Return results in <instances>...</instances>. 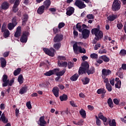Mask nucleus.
I'll return each mask as SVG.
<instances>
[{"label": "nucleus", "mask_w": 126, "mask_h": 126, "mask_svg": "<svg viewBox=\"0 0 126 126\" xmlns=\"http://www.w3.org/2000/svg\"><path fill=\"white\" fill-rule=\"evenodd\" d=\"M73 52L76 55H78L79 53L81 54H85L86 50L81 46H77V44H74L73 45Z\"/></svg>", "instance_id": "3"}, {"label": "nucleus", "mask_w": 126, "mask_h": 126, "mask_svg": "<svg viewBox=\"0 0 126 126\" xmlns=\"http://www.w3.org/2000/svg\"><path fill=\"white\" fill-rule=\"evenodd\" d=\"M97 118L103 121V123H106L107 122V118L105 117L102 113H100L98 114Z\"/></svg>", "instance_id": "24"}, {"label": "nucleus", "mask_w": 126, "mask_h": 126, "mask_svg": "<svg viewBox=\"0 0 126 126\" xmlns=\"http://www.w3.org/2000/svg\"><path fill=\"white\" fill-rule=\"evenodd\" d=\"M105 86H106V89L108 90V91L109 92H111V91H112L113 89H112V86H111V85L110 84H108L107 85H105Z\"/></svg>", "instance_id": "43"}, {"label": "nucleus", "mask_w": 126, "mask_h": 126, "mask_svg": "<svg viewBox=\"0 0 126 126\" xmlns=\"http://www.w3.org/2000/svg\"><path fill=\"white\" fill-rule=\"evenodd\" d=\"M26 106L28 108V109H29V110H31V109H32V105H31V102L28 101L26 103Z\"/></svg>", "instance_id": "49"}, {"label": "nucleus", "mask_w": 126, "mask_h": 126, "mask_svg": "<svg viewBox=\"0 0 126 126\" xmlns=\"http://www.w3.org/2000/svg\"><path fill=\"white\" fill-rule=\"evenodd\" d=\"M84 121L83 120H81L79 121H78V126H82Z\"/></svg>", "instance_id": "59"}, {"label": "nucleus", "mask_w": 126, "mask_h": 126, "mask_svg": "<svg viewBox=\"0 0 126 126\" xmlns=\"http://www.w3.org/2000/svg\"><path fill=\"white\" fill-rule=\"evenodd\" d=\"M10 2L11 3L14 2L12 8V12L15 13L17 12V11H18V6L19 5V3H20L19 0H10Z\"/></svg>", "instance_id": "5"}, {"label": "nucleus", "mask_w": 126, "mask_h": 126, "mask_svg": "<svg viewBox=\"0 0 126 126\" xmlns=\"http://www.w3.org/2000/svg\"><path fill=\"white\" fill-rule=\"evenodd\" d=\"M110 83L112 86H114L115 85V79L114 78L111 79L110 80Z\"/></svg>", "instance_id": "58"}, {"label": "nucleus", "mask_w": 126, "mask_h": 126, "mask_svg": "<svg viewBox=\"0 0 126 126\" xmlns=\"http://www.w3.org/2000/svg\"><path fill=\"white\" fill-rule=\"evenodd\" d=\"M117 17H118V15H110L107 17V19L109 21H114Z\"/></svg>", "instance_id": "27"}, {"label": "nucleus", "mask_w": 126, "mask_h": 126, "mask_svg": "<svg viewBox=\"0 0 126 126\" xmlns=\"http://www.w3.org/2000/svg\"><path fill=\"white\" fill-rule=\"evenodd\" d=\"M2 81L4 83L2 84L3 87H5L8 85L9 80L7 79V75H4L3 76Z\"/></svg>", "instance_id": "12"}, {"label": "nucleus", "mask_w": 126, "mask_h": 126, "mask_svg": "<svg viewBox=\"0 0 126 126\" xmlns=\"http://www.w3.org/2000/svg\"><path fill=\"white\" fill-rule=\"evenodd\" d=\"M14 83V78H12L10 81H9L8 84L9 86H11Z\"/></svg>", "instance_id": "54"}, {"label": "nucleus", "mask_w": 126, "mask_h": 126, "mask_svg": "<svg viewBox=\"0 0 126 126\" xmlns=\"http://www.w3.org/2000/svg\"><path fill=\"white\" fill-rule=\"evenodd\" d=\"M0 61L1 67H5V66H6V61H5V59H4V58H1Z\"/></svg>", "instance_id": "30"}, {"label": "nucleus", "mask_w": 126, "mask_h": 126, "mask_svg": "<svg viewBox=\"0 0 126 126\" xmlns=\"http://www.w3.org/2000/svg\"><path fill=\"white\" fill-rule=\"evenodd\" d=\"M102 78L103 79V82H104V83H105V85L110 84V83H109V79L108 78H106V77H105L104 78Z\"/></svg>", "instance_id": "52"}, {"label": "nucleus", "mask_w": 126, "mask_h": 126, "mask_svg": "<svg viewBox=\"0 0 126 126\" xmlns=\"http://www.w3.org/2000/svg\"><path fill=\"white\" fill-rule=\"evenodd\" d=\"M83 38L84 39H87L89 37V34H90V31L87 29H85L82 32Z\"/></svg>", "instance_id": "11"}, {"label": "nucleus", "mask_w": 126, "mask_h": 126, "mask_svg": "<svg viewBox=\"0 0 126 126\" xmlns=\"http://www.w3.org/2000/svg\"><path fill=\"white\" fill-rule=\"evenodd\" d=\"M78 74H75L70 78V79L72 81H76V80H77V79L78 78Z\"/></svg>", "instance_id": "37"}, {"label": "nucleus", "mask_w": 126, "mask_h": 126, "mask_svg": "<svg viewBox=\"0 0 126 126\" xmlns=\"http://www.w3.org/2000/svg\"><path fill=\"white\" fill-rule=\"evenodd\" d=\"M63 34H57L54 38V42H55V43L61 42V41L63 40Z\"/></svg>", "instance_id": "13"}, {"label": "nucleus", "mask_w": 126, "mask_h": 126, "mask_svg": "<svg viewBox=\"0 0 126 126\" xmlns=\"http://www.w3.org/2000/svg\"><path fill=\"white\" fill-rule=\"evenodd\" d=\"M57 69L55 73L57 76H62L63 75V74H64V72H65V69H63L62 71L60 72H59L60 71V69Z\"/></svg>", "instance_id": "23"}, {"label": "nucleus", "mask_w": 126, "mask_h": 126, "mask_svg": "<svg viewBox=\"0 0 126 126\" xmlns=\"http://www.w3.org/2000/svg\"><path fill=\"white\" fill-rule=\"evenodd\" d=\"M0 121H1L3 124H7L8 122V119L5 117V115L4 113H2L0 118Z\"/></svg>", "instance_id": "20"}, {"label": "nucleus", "mask_w": 126, "mask_h": 126, "mask_svg": "<svg viewBox=\"0 0 126 126\" xmlns=\"http://www.w3.org/2000/svg\"><path fill=\"white\" fill-rule=\"evenodd\" d=\"M57 72V69H53L51 70H49V71L46 72L45 73H44V75H46V76H51V75H53V74H55Z\"/></svg>", "instance_id": "21"}, {"label": "nucleus", "mask_w": 126, "mask_h": 126, "mask_svg": "<svg viewBox=\"0 0 126 126\" xmlns=\"http://www.w3.org/2000/svg\"><path fill=\"white\" fill-rule=\"evenodd\" d=\"M95 119H96V124L98 126H101V120L99 119V118H98V116H95Z\"/></svg>", "instance_id": "45"}, {"label": "nucleus", "mask_w": 126, "mask_h": 126, "mask_svg": "<svg viewBox=\"0 0 126 126\" xmlns=\"http://www.w3.org/2000/svg\"><path fill=\"white\" fill-rule=\"evenodd\" d=\"M117 28L119 29H120V30H121V29H122V28H123V24H122V23H118V24H117Z\"/></svg>", "instance_id": "55"}, {"label": "nucleus", "mask_w": 126, "mask_h": 126, "mask_svg": "<svg viewBox=\"0 0 126 126\" xmlns=\"http://www.w3.org/2000/svg\"><path fill=\"white\" fill-rule=\"evenodd\" d=\"M120 56H125L126 55V50L125 49H122L120 51L119 53Z\"/></svg>", "instance_id": "44"}, {"label": "nucleus", "mask_w": 126, "mask_h": 126, "mask_svg": "<svg viewBox=\"0 0 126 126\" xmlns=\"http://www.w3.org/2000/svg\"><path fill=\"white\" fill-rule=\"evenodd\" d=\"M9 7V3H8L7 2H3L1 5V8H2V9H4V10L8 9Z\"/></svg>", "instance_id": "25"}, {"label": "nucleus", "mask_w": 126, "mask_h": 126, "mask_svg": "<svg viewBox=\"0 0 126 126\" xmlns=\"http://www.w3.org/2000/svg\"><path fill=\"white\" fill-rule=\"evenodd\" d=\"M101 59H102V61H104L105 63H109V62H110V58L106 55L102 56Z\"/></svg>", "instance_id": "33"}, {"label": "nucleus", "mask_w": 126, "mask_h": 126, "mask_svg": "<svg viewBox=\"0 0 126 126\" xmlns=\"http://www.w3.org/2000/svg\"><path fill=\"white\" fill-rule=\"evenodd\" d=\"M20 71H21V68H17L14 71V75H15V76H17V75L20 73Z\"/></svg>", "instance_id": "40"}, {"label": "nucleus", "mask_w": 126, "mask_h": 126, "mask_svg": "<svg viewBox=\"0 0 126 126\" xmlns=\"http://www.w3.org/2000/svg\"><path fill=\"white\" fill-rule=\"evenodd\" d=\"M113 102L114 104H116V105H119V100H118L117 99H114L113 100Z\"/></svg>", "instance_id": "63"}, {"label": "nucleus", "mask_w": 126, "mask_h": 126, "mask_svg": "<svg viewBox=\"0 0 126 126\" xmlns=\"http://www.w3.org/2000/svg\"><path fill=\"white\" fill-rule=\"evenodd\" d=\"M20 35H21V27L19 26L16 29L14 36L15 37H16V38H18Z\"/></svg>", "instance_id": "17"}, {"label": "nucleus", "mask_w": 126, "mask_h": 126, "mask_svg": "<svg viewBox=\"0 0 126 126\" xmlns=\"http://www.w3.org/2000/svg\"><path fill=\"white\" fill-rule=\"evenodd\" d=\"M90 57L91 59H98V54L96 53H92V54H91Z\"/></svg>", "instance_id": "47"}, {"label": "nucleus", "mask_w": 126, "mask_h": 126, "mask_svg": "<svg viewBox=\"0 0 126 126\" xmlns=\"http://www.w3.org/2000/svg\"><path fill=\"white\" fill-rule=\"evenodd\" d=\"M70 105H71V106H72V107H77V106H76L75 105V103H74V101H70Z\"/></svg>", "instance_id": "62"}, {"label": "nucleus", "mask_w": 126, "mask_h": 126, "mask_svg": "<svg viewBox=\"0 0 126 126\" xmlns=\"http://www.w3.org/2000/svg\"><path fill=\"white\" fill-rule=\"evenodd\" d=\"M108 123L110 126H117V123H116V120L113 119L112 121L111 119H108Z\"/></svg>", "instance_id": "29"}, {"label": "nucleus", "mask_w": 126, "mask_h": 126, "mask_svg": "<svg viewBox=\"0 0 126 126\" xmlns=\"http://www.w3.org/2000/svg\"><path fill=\"white\" fill-rule=\"evenodd\" d=\"M39 126H46V125H47V122L45 121V117L41 116L39 118Z\"/></svg>", "instance_id": "14"}, {"label": "nucleus", "mask_w": 126, "mask_h": 126, "mask_svg": "<svg viewBox=\"0 0 126 126\" xmlns=\"http://www.w3.org/2000/svg\"><path fill=\"white\" fill-rule=\"evenodd\" d=\"M68 68H71V67H73V63L71 62H69L68 63Z\"/></svg>", "instance_id": "61"}, {"label": "nucleus", "mask_w": 126, "mask_h": 126, "mask_svg": "<svg viewBox=\"0 0 126 126\" xmlns=\"http://www.w3.org/2000/svg\"><path fill=\"white\" fill-rule=\"evenodd\" d=\"M27 19H28V15L25 14L23 16L22 25H24L26 23Z\"/></svg>", "instance_id": "32"}, {"label": "nucleus", "mask_w": 126, "mask_h": 126, "mask_svg": "<svg viewBox=\"0 0 126 126\" xmlns=\"http://www.w3.org/2000/svg\"><path fill=\"white\" fill-rule=\"evenodd\" d=\"M92 34L95 35L94 39L96 41L101 40L103 38V32L98 29H93L92 30Z\"/></svg>", "instance_id": "1"}, {"label": "nucleus", "mask_w": 126, "mask_h": 126, "mask_svg": "<svg viewBox=\"0 0 126 126\" xmlns=\"http://www.w3.org/2000/svg\"><path fill=\"white\" fill-rule=\"evenodd\" d=\"M89 69V64L87 62H83L81 64V67L79 68L78 72L79 74H83L86 73L87 70Z\"/></svg>", "instance_id": "2"}, {"label": "nucleus", "mask_w": 126, "mask_h": 126, "mask_svg": "<svg viewBox=\"0 0 126 126\" xmlns=\"http://www.w3.org/2000/svg\"><path fill=\"white\" fill-rule=\"evenodd\" d=\"M17 25V23H10L8 24L7 27L8 29L9 30H13V29L14 28V27Z\"/></svg>", "instance_id": "26"}, {"label": "nucleus", "mask_w": 126, "mask_h": 126, "mask_svg": "<svg viewBox=\"0 0 126 126\" xmlns=\"http://www.w3.org/2000/svg\"><path fill=\"white\" fill-rule=\"evenodd\" d=\"M1 30V32H4V36L6 38H7V37H8V36H9L10 34L9 31L6 29V24H5V23L3 24Z\"/></svg>", "instance_id": "7"}, {"label": "nucleus", "mask_w": 126, "mask_h": 126, "mask_svg": "<svg viewBox=\"0 0 126 126\" xmlns=\"http://www.w3.org/2000/svg\"><path fill=\"white\" fill-rule=\"evenodd\" d=\"M111 73H112V71L110 69H103L102 70V78L108 76V75H110Z\"/></svg>", "instance_id": "10"}, {"label": "nucleus", "mask_w": 126, "mask_h": 126, "mask_svg": "<svg viewBox=\"0 0 126 126\" xmlns=\"http://www.w3.org/2000/svg\"><path fill=\"white\" fill-rule=\"evenodd\" d=\"M61 101H66L67 100V95L63 94L60 97Z\"/></svg>", "instance_id": "42"}, {"label": "nucleus", "mask_w": 126, "mask_h": 126, "mask_svg": "<svg viewBox=\"0 0 126 126\" xmlns=\"http://www.w3.org/2000/svg\"><path fill=\"white\" fill-rule=\"evenodd\" d=\"M58 65L61 67H63V66L66 67V66H67V62L59 61Z\"/></svg>", "instance_id": "28"}, {"label": "nucleus", "mask_w": 126, "mask_h": 126, "mask_svg": "<svg viewBox=\"0 0 126 126\" xmlns=\"http://www.w3.org/2000/svg\"><path fill=\"white\" fill-rule=\"evenodd\" d=\"M75 5L77 6L80 9H82L83 8H85L86 7V5L84 4V2L80 0H77L75 2Z\"/></svg>", "instance_id": "8"}, {"label": "nucleus", "mask_w": 126, "mask_h": 126, "mask_svg": "<svg viewBox=\"0 0 126 126\" xmlns=\"http://www.w3.org/2000/svg\"><path fill=\"white\" fill-rule=\"evenodd\" d=\"M43 51L46 55H48L50 57H54L55 56V53H56V50H55L53 48H51L50 49L44 48Z\"/></svg>", "instance_id": "6"}, {"label": "nucleus", "mask_w": 126, "mask_h": 126, "mask_svg": "<svg viewBox=\"0 0 126 126\" xmlns=\"http://www.w3.org/2000/svg\"><path fill=\"white\" fill-rule=\"evenodd\" d=\"M52 92L55 97H59V93H60V89L57 87L53 88L52 90Z\"/></svg>", "instance_id": "16"}, {"label": "nucleus", "mask_w": 126, "mask_h": 126, "mask_svg": "<svg viewBox=\"0 0 126 126\" xmlns=\"http://www.w3.org/2000/svg\"><path fill=\"white\" fill-rule=\"evenodd\" d=\"M76 28L77 29H78V31H79L80 32H82V31L83 30L82 29L81 25H80V23H78L76 25Z\"/></svg>", "instance_id": "46"}, {"label": "nucleus", "mask_w": 126, "mask_h": 126, "mask_svg": "<svg viewBox=\"0 0 126 126\" xmlns=\"http://www.w3.org/2000/svg\"><path fill=\"white\" fill-rule=\"evenodd\" d=\"M24 80V78H23V76L22 75H20L18 78V81L20 84H22L23 83V81Z\"/></svg>", "instance_id": "35"}, {"label": "nucleus", "mask_w": 126, "mask_h": 126, "mask_svg": "<svg viewBox=\"0 0 126 126\" xmlns=\"http://www.w3.org/2000/svg\"><path fill=\"white\" fill-rule=\"evenodd\" d=\"M61 43H56L54 45V48H55L56 50H59V49L61 48Z\"/></svg>", "instance_id": "48"}, {"label": "nucleus", "mask_w": 126, "mask_h": 126, "mask_svg": "<svg viewBox=\"0 0 126 126\" xmlns=\"http://www.w3.org/2000/svg\"><path fill=\"white\" fill-rule=\"evenodd\" d=\"M102 56H100L99 57V58L96 60V62L97 63H99V64H101V63H103V60H102Z\"/></svg>", "instance_id": "51"}, {"label": "nucleus", "mask_w": 126, "mask_h": 126, "mask_svg": "<svg viewBox=\"0 0 126 126\" xmlns=\"http://www.w3.org/2000/svg\"><path fill=\"white\" fill-rule=\"evenodd\" d=\"M28 35H29L28 32H24L20 38V41L22 43H26L27 42Z\"/></svg>", "instance_id": "9"}, {"label": "nucleus", "mask_w": 126, "mask_h": 126, "mask_svg": "<svg viewBox=\"0 0 126 126\" xmlns=\"http://www.w3.org/2000/svg\"><path fill=\"white\" fill-rule=\"evenodd\" d=\"M100 47H101V44H100L99 43L96 44L94 46V50H98V48H100Z\"/></svg>", "instance_id": "60"}, {"label": "nucleus", "mask_w": 126, "mask_h": 126, "mask_svg": "<svg viewBox=\"0 0 126 126\" xmlns=\"http://www.w3.org/2000/svg\"><path fill=\"white\" fill-rule=\"evenodd\" d=\"M64 25H65L64 23H60L59 24L58 27H59V29H61L63 28V27H64Z\"/></svg>", "instance_id": "53"}, {"label": "nucleus", "mask_w": 126, "mask_h": 126, "mask_svg": "<svg viewBox=\"0 0 126 126\" xmlns=\"http://www.w3.org/2000/svg\"><path fill=\"white\" fill-rule=\"evenodd\" d=\"M122 68L124 70H126V64H122Z\"/></svg>", "instance_id": "64"}, {"label": "nucleus", "mask_w": 126, "mask_h": 126, "mask_svg": "<svg viewBox=\"0 0 126 126\" xmlns=\"http://www.w3.org/2000/svg\"><path fill=\"white\" fill-rule=\"evenodd\" d=\"M73 12H74V8L72 7H69L67 9L66 15L68 16H70V15H71Z\"/></svg>", "instance_id": "19"}, {"label": "nucleus", "mask_w": 126, "mask_h": 126, "mask_svg": "<svg viewBox=\"0 0 126 126\" xmlns=\"http://www.w3.org/2000/svg\"><path fill=\"white\" fill-rule=\"evenodd\" d=\"M27 92V87H23L19 92L20 94H24V93H26Z\"/></svg>", "instance_id": "38"}, {"label": "nucleus", "mask_w": 126, "mask_h": 126, "mask_svg": "<svg viewBox=\"0 0 126 126\" xmlns=\"http://www.w3.org/2000/svg\"><path fill=\"white\" fill-rule=\"evenodd\" d=\"M98 54H100L101 55H102V54H107V50L100 49L98 52Z\"/></svg>", "instance_id": "50"}, {"label": "nucleus", "mask_w": 126, "mask_h": 126, "mask_svg": "<svg viewBox=\"0 0 126 126\" xmlns=\"http://www.w3.org/2000/svg\"><path fill=\"white\" fill-rule=\"evenodd\" d=\"M97 94H105L106 90L104 89H99L97 91Z\"/></svg>", "instance_id": "39"}, {"label": "nucleus", "mask_w": 126, "mask_h": 126, "mask_svg": "<svg viewBox=\"0 0 126 126\" xmlns=\"http://www.w3.org/2000/svg\"><path fill=\"white\" fill-rule=\"evenodd\" d=\"M87 18L88 19H93V18H94V16L92 14H89L87 15Z\"/></svg>", "instance_id": "57"}, {"label": "nucleus", "mask_w": 126, "mask_h": 126, "mask_svg": "<svg viewBox=\"0 0 126 126\" xmlns=\"http://www.w3.org/2000/svg\"><path fill=\"white\" fill-rule=\"evenodd\" d=\"M88 73V74H92L95 72V68L94 67H92L89 70H88L86 72Z\"/></svg>", "instance_id": "36"}, {"label": "nucleus", "mask_w": 126, "mask_h": 126, "mask_svg": "<svg viewBox=\"0 0 126 126\" xmlns=\"http://www.w3.org/2000/svg\"><path fill=\"white\" fill-rule=\"evenodd\" d=\"M43 6L45 8V9H48L51 6V0H45L43 2Z\"/></svg>", "instance_id": "18"}, {"label": "nucleus", "mask_w": 126, "mask_h": 126, "mask_svg": "<svg viewBox=\"0 0 126 126\" xmlns=\"http://www.w3.org/2000/svg\"><path fill=\"white\" fill-rule=\"evenodd\" d=\"M121 8V1L119 0H115L112 4V9L114 11H118Z\"/></svg>", "instance_id": "4"}, {"label": "nucleus", "mask_w": 126, "mask_h": 126, "mask_svg": "<svg viewBox=\"0 0 126 126\" xmlns=\"http://www.w3.org/2000/svg\"><path fill=\"white\" fill-rule=\"evenodd\" d=\"M107 103L110 108H113L114 107V103H113V100H112V98H109L108 99Z\"/></svg>", "instance_id": "31"}, {"label": "nucleus", "mask_w": 126, "mask_h": 126, "mask_svg": "<svg viewBox=\"0 0 126 126\" xmlns=\"http://www.w3.org/2000/svg\"><path fill=\"white\" fill-rule=\"evenodd\" d=\"M116 82H117L115 85V87L116 88H121V86L122 85V82L120 80L119 78H116L115 79Z\"/></svg>", "instance_id": "22"}, {"label": "nucleus", "mask_w": 126, "mask_h": 126, "mask_svg": "<svg viewBox=\"0 0 126 126\" xmlns=\"http://www.w3.org/2000/svg\"><path fill=\"white\" fill-rule=\"evenodd\" d=\"M65 57L63 56H58V61H65Z\"/></svg>", "instance_id": "56"}, {"label": "nucleus", "mask_w": 126, "mask_h": 126, "mask_svg": "<svg viewBox=\"0 0 126 126\" xmlns=\"http://www.w3.org/2000/svg\"><path fill=\"white\" fill-rule=\"evenodd\" d=\"M89 79L88 78H84L83 79H82V81L83 83V84H84L85 85L86 84H88V83H89Z\"/></svg>", "instance_id": "41"}, {"label": "nucleus", "mask_w": 126, "mask_h": 126, "mask_svg": "<svg viewBox=\"0 0 126 126\" xmlns=\"http://www.w3.org/2000/svg\"><path fill=\"white\" fill-rule=\"evenodd\" d=\"M45 9H46V8L45 7V6L41 5L38 7V8L37 10V13L38 14H43L44 12H45Z\"/></svg>", "instance_id": "15"}, {"label": "nucleus", "mask_w": 126, "mask_h": 126, "mask_svg": "<svg viewBox=\"0 0 126 126\" xmlns=\"http://www.w3.org/2000/svg\"><path fill=\"white\" fill-rule=\"evenodd\" d=\"M80 114L83 119H85V118H86V112H85V110L81 109L80 111Z\"/></svg>", "instance_id": "34"}]
</instances>
